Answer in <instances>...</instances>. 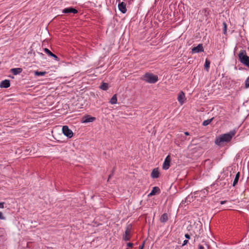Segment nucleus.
Segmentation results:
<instances>
[{"label":"nucleus","instance_id":"obj_1","mask_svg":"<svg viewBox=\"0 0 249 249\" xmlns=\"http://www.w3.org/2000/svg\"><path fill=\"white\" fill-rule=\"evenodd\" d=\"M235 134L236 131L233 130L230 131L229 133L221 135L216 138L215 143L218 146H221L223 142H229L231 140Z\"/></svg>","mask_w":249,"mask_h":249},{"label":"nucleus","instance_id":"obj_2","mask_svg":"<svg viewBox=\"0 0 249 249\" xmlns=\"http://www.w3.org/2000/svg\"><path fill=\"white\" fill-rule=\"evenodd\" d=\"M141 80L148 83L154 84L158 81V77L153 73L147 72L141 77Z\"/></svg>","mask_w":249,"mask_h":249},{"label":"nucleus","instance_id":"obj_3","mask_svg":"<svg viewBox=\"0 0 249 249\" xmlns=\"http://www.w3.org/2000/svg\"><path fill=\"white\" fill-rule=\"evenodd\" d=\"M238 58L240 62L249 68V56L247 55L246 51L242 50L238 54Z\"/></svg>","mask_w":249,"mask_h":249},{"label":"nucleus","instance_id":"obj_4","mask_svg":"<svg viewBox=\"0 0 249 249\" xmlns=\"http://www.w3.org/2000/svg\"><path fill=\"white\" fill-rule=\"evenodd\" d=\"M132 229V225L131 224H128L127 225L125 231V234L123 236V240L125 241H129L130 239L131 238V230Z\"/></svg>","mask_w":249,"mask_h":249},{"label":"nucleus","instance_id":"obj_5","mask_svg":"<svg viewBox=\"0 0 249 249\" xmlns=\"http://www.w3.org/2000/svg\"><path fill=\"white\" fill-rule=\"evenodd\" d=\"M62 132L64 135L69 138H71L73 136L72 131L70 129H69L67 125H64L63 126Z\"/></svg>","mask_w":249,"mask_h":249},{"label":"nucleus","instance_id":"obj_6","mask_svg":"<svg viewBox=\"0 0 249 249\" xmlns=\"http://www.w3.org/2000/svg\"><path fill=\"white\" fill-rule=\"evenodd\" d=\"M204 52V48L202 44H199L196 47H194L192 49V53H199Z\"/></svg>","mask_w":249,"mask_h":249},{"label":"nucleus","instance_id":"obj_7","mask_svg":"<svg viewBox=\"0 0 249 249\" xmlns=\"http://www.w3.org/2000/svg\"><path fill=\"white\" fill-rule=\"evenodd\" d=\"M170 161L171 158L170 156L168 155L166 157L162 165V168L164 170H167L169 169L170 167Z\"/></svg>","mask_w":249,"mask_h":249},{"label":"nucleus","instance_id":"obj_8","mask_svg":"<svg viewBox=\"0 0 249 249\" xmlns=\"http://www.w3.org/2000/svg\"><path fill=\"white\" fill-rule=\"evenodd\" d=\"M185 100L186 99L184 93L182 91H180L178 96V102L181 105H182L184 103Z\"/></svg>","mask_w":249,"mask_h":249},{"label":"nucleus","instance_id":"obj_9","mask_svg":"<svg viewBox=\"0 0 249 249\" xmlns=\"http://www.w3.org/2000/svg\"><path fill=\"white\" fill-rule=\"evenodd\" d=\"M96 118L90 115H85L82 118V122L84 123H90L95 121Z\"/></svg>","mask_w":249,"mask_h":249},{"label":"nucleus","instance_id":"obj_10","mask_svg":"<svg viewBox=\"0 0 249 249\" xmlns=\"http://www.w3.org/2000/svg\"><path fill=\"white\" fill-rule=\"evenodd\" d=\"M64 14H69V13H73V14H76L77 13V10L72 7H68L62 10V12Z\"/></svg>","mask_w":249,"mask_h":249},{"label":"nucleus","instance_id":"obj_11","mask_svg":"<svg viewBox=\"0 0 249 249\" xmlns=\"http://www.w3.org/2000/svg\"><path fill=\"white\" fill-rule=\"evenodd\" d=\"M10 86V81L9 80H4L1 82L0 87L1 88H8Z\"/></svg>","mask_w":249,"mask_h":249},{"label":"nucleus","instance_id":"obj_12","mask_svg":"<svg viewBox=\"0 0 249 249\" xmlns=\"http://www.w3.org/2000/svg\"><path fill=\"white\" fill-rule=\"evenodd\" d=\"M160 193V189L158 187H154L153 188L151 192L148 194V196H151L155 195L157 193L159 194Z\"/></svg>","mask_w":249,"mask_h":249},{"label":"nucleus","instance_id":"obj_13","mask_svg":"<svg viewBox=\"0 0 249 249\" xmlns=\"http://www.w3.org/2000/svg\"><path fill=\"white\" fill-rule=\"evenodd\" d=\"M160 175V173L157 168H154L151 174V177L153 178H159Z\"/></svg>","mask_w":249,"mask_h":249},{"label":"nucleus","instance_id":"obj_14","mask_svg":"<svg viewBox=\"0 0 249 249\" xmlns=\"http://www.w3.org/2000/svg\"><path fill=\"white\" fill-rule=\"evenodd\" d=\"M118 8L120 11L123 14H124L126 11L125 4L123 2L119 4Z\"/></svg>","mask_w":249,"mask_h":249},{"label":"nucleus","instance_id":"obj_15","mask_svg":"<svg viewBox=\"0 0 249 249\" xmlns=\"http://www.w3.org/2000/svg\"><path fill=\"white\" fill-rule=\"evenodd\" d=\"M22 71V69L20 68H13L11 69V71L14 75H17L20 73Z\"/></svg>","mask_w":249,"mask_h":249},{"label":"nucleus","instance_id":"obj_16","mask_svg":"<svg viewBox=\"0 0 249 249\" xmlns=\"http://www.w3.org/2000/svg\"><path fill=\"white\" fill-rule=\"evenodd\" d=\"M168 215L166 213L162 214L160 218V221L162 223H165L168 220Z\"/></svg>","mask_w":249,"mask_h":249},{"label":"nucleus","instance_id":"obj_17","mask_svg":"<svg viewBox=\"0 0 249 249\" xmlns=\"http://www.w3.org/2000/svg\"><path fill=\"white\" fill-rule=\"evenodd\" d=\"M193 199V196L189 195L188 196H187L184 200L182 201V203H186L187 204H188L189 203H190Z\"/></svg>","mask_w":249,"mask_h":249},{"label":"nucleus","instance_id":"obj_18","mask_svg":"<svg viewBox=\"0 0 249 249\" xmlns=\"http://www.w3.org/2000/svg\"><path fill=\"white\" fill-rule=\"evenodd\" d=\"M240 174L239 172H238L236 174V176L235 177V178L234 179L233 184H232L233 186H235L237 184L238 180H239V177H240Z\"/></svg>","mask_w":249,"mask_h":249},{"label":"nucleus","instance_id":"obj_19","mask_svg":"<svg viewBox=\"0 0 249 249\" xmlns=\"http://www.w3.org/2000/svg\"><path fill=\"white\" fill-rule=\"evenodd\" d=\"M110 103H111L112 105L116 104L117 103V95L114 94L111 98L110 101Z\"/></svg>","mask_w":249,"mask_h":249},{"label":"nucleus","instance_id":"obj_20","mask_svg":"<svg viewBox=\"0 0 249 249\" xmlns=\"http://www.w3.org/2000/svg\"><path fill=\"white\" fill-rule=\"evenodd\" d=\"M100 88L103 90H107L108 88V85L107 83L103 82L100 85Z\"/></svg>","mask_w":249,"mask_h":249},{"label":"nucleus","instance_id":"obj_21","mask_svg":"<svg viewBox=\"0 0 249 249\" xmlns=\"http://www.w3.org/2000/svg\"><path fill=\"white\" fill-rule=\"evenodd\" d=\"M213 118H212L211 119L204 121L202 123V125L203 126L208 125L212 122V121L213 120Z\"/></svg>","mask_w":249,"mask_h":249},{"label":"nucleus","instance_id":"obj_22","mask_svg":"<svg viewBox=\"0 0 249 249\" xmlns=\"http://www.w3.org/2000/svg\"><path fill=\"white\" fill-rule=\"evenodd\" d=\"M47 73L46 71H35V76H43L45 74Z\"/></svg>","mask_w":249,"mask_h":249},{"label":"nucleus","instance_id":"obj_23","mask_svg":"<svg viewBox=\"0 0 249 249\" xmlns=\"http://www.w3.org/2000/svg\"><path fill=\"white\" fill-rule=\"evenodd\" d=\"M223 33L226 35H227V25L225 21L223 22Z\"/></svg>","mask_w":249,"mask_h":249},{"label":"nucleus","instance_id":"obj_24","mask_svg":"<svg viewBox=\"0 0 249 249\" xmlns=\"http://www.w3.org/2000/svg\"><path fill=\"white\" fill-rule=\"evenodd\" d=\"M210 65V62L208 59H206L205 64H204V67L208 71Z\"/></svg>","mask_w":249,"mask_h":249},{"label":"nucleus","instance_id":"obj_25","mask_svg":"<svg viewBox=\"0 0 249 249\" xmlns=\"http://www.w3.org/2000/svg\"><path fill=\"white\" fill-rule=\"evenodd\" d=\"M44 51L45 53H46L49 56H51V55L53 53H52L47 48H45L44 49Z\"/></svg>","mask_w":249,"mask_h":249},{"label":"nucleus","instance_id":"obj_26","mask_svg":"<svg viewBox=\"0 0 249 249\" xmlns=\"http://www.w3.org/2000/svg\"><path fill=\"white\" fill-rule=\"evenodd\" d=\"M245 88L246 89L249 88V77H248L245 81Z\"/></svg>","mask_w":249,"mask_h":249},{"label":"nucleus","instance_id":"obj_27","mask_svg":"<svg viewBox=\"0 0 249 249\" xmlns=\"http://www.w3.org/2000/svg\"><path fill=\"white\" fill-rule=\"evenodd\" d=\"M51 56L53 57L56 61L59 60V58L55 54H53V53H52V54L51 55Z\"/></svg>","mask_w":249,"mask_h":249},{"label":"nucleus","instance_id":"obj_28","mask_svg":"<svg viewBox=\"0 0 249 249\" xmlns=\"http://www.w3.org/2000/svg\"><path fill=\"white\" fill-rule=\"evenodd\" d=\"M5 217L3 216L2 212H0V220H5Z\"/></svg>","mask_w":249,"mask_h":249},{"label":"nucleus","instance_id":"obj_29","mask_svg":"<svg viewBox=\"0 0 249 249\" xmlns=\"http://www.w3.org/2000/svg\"><path fill=\"white\" fill-rule=\"evenodd\" d=\"M4 204L5 202H0V208H4Z\"/></svg>","mask_w":249,"mask_h":249},{"label":"nucleus","instance_id":"obj_30","mask_svg":"<svg viewBox=\"0 0 249 249\" xmlns=\"http://www.w3.org/2000/svg\"><path fill=\"white\" fill-rule=\"evenodd\" d=\"M133 246V244L131 243H127V246L129 248L132 247Z\"/></svg>","mask_w":249,"mask_h":249},{"label":"nucleus","instance_id":"obj_31","mask_svg":"<svg viewBox=\"0 0 249 249\" xmlns=\"http://www.w3.org/2000/svg\"><path fill=\"white\" fill-rule=\"evenodd\" d=\"M188 242V241L187 240H185L184 241H183V243L182 244V246H185V245H186Z\"/></svg>","mask_w":249,"mask_h":249},{"label":"nucleus","instance_id":"obj_32","mask_svg":"<svg viewBox=\"0 0 249 249\" xmlns=\"http://www.w3.org/2000/svg\"><path fill=\"white\" fill-rule=\"evenodd\" d=\"M185 237L186 238L189 239L190 238V236L188 234H185Z\"/></svg>","mask_w":249,"mask_h":249},{"label":"nucleus","instance_id":"obj_33","mask_svg":"<svg viewBox=\"0 0 249 249\" xmlns=\"http://www.w3.org/2000/svg\"><path fill=\"white\" fill-rule=\"evenodd\" d=\"M198 249H204V248L202 245H199L198 246Z\"/></svg>","mask_w":249,"mask_h":249},{"label":"nucleus","instance_id":"obj_34","mask_svg":"<svg viewBox=\"0 0 249 249\" xmlns=\"http://www.w3.org/2000/svg\"><path fill=\"white\" fill-rule=\"evenodd\" d=\"M226 202H227V201H226V200H224V201H220V204H221V205H223V204H225V203H226Z\"/></svg>","mask_w":249,"mask_h":249},{"label":"nucleus","instance_id":"obj_35","mask_svg":"<svg viewBox=\"0 0 249 249\" xmlns=\"http://www.w3.org/2000/svg\"><path fill=\"white\" fill-rule=\"evenodd\" d=\"M143 244H142V246H140L139 247V249H143Z\"/></svg>","mask_w":249,"mask_h":249},{"label":"nucleus","instance_id":"obj_36","mask_svg":"<svg viewBox=\"0 0 249 249\" xmlns=\"http://www.w3.org/2000/svg\"><path fill=\"white\" fill-rule=\"evenodd\" d=\"M184 134L186 136H188V135H189V133L188 132H184Z\"/></svg>","mask_w":249,"mask_h":249},{"label":"nucleus","instance_id":"obj_37","mask_svg":"<svg viewBox=\"0 0 249 249\" xmlns=\"http://www.w3.org/2000/svg\"><path fill=\"white\" fill-rule=\"evenodd\" d=\"M111 176L112 175H110L108 177V180H109L111 178Z\"/></svg>","mask_w":249,"mask_h":249},{"label":"nucleus","instance_id":"obj_38","mask_svg":"<svg viewBox=\"0 0 249 249\" xmlns=\"http://www.w3.org/2000/svg\"><path fill=\"white\" fill-rule=\"evenodd\" d=\"M163 17H160V18H162ZM159 17H157V18H159Z\"/></svg>","mask_w":249,"mask_h":249}]
</instances>
